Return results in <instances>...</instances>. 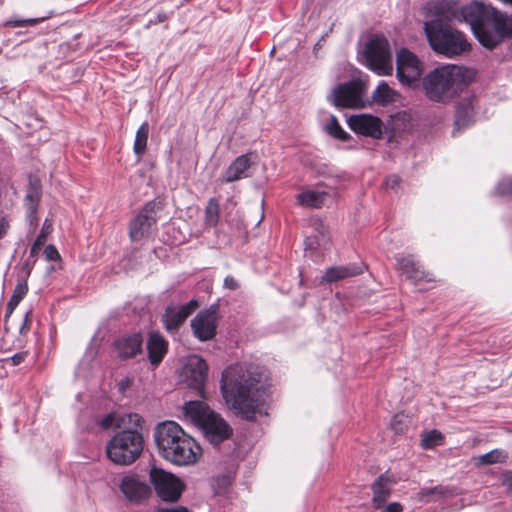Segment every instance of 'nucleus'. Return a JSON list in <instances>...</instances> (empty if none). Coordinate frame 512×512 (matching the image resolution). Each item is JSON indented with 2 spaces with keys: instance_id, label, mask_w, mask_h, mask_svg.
I'll return each mask as SVG.
<instances>
[{
  "instance_id": "obj_1",
  "label": "nucleus",
  "mask_w": 512,
  "mask_h": 512,
  "mask_svg": "<svg viewBox=\"0 0 512 512\" xmlns=\"http://www.w3.org/2000/svg\"><path fill=\"white\" fill-rule=\"evenodd\" d=\"M455 18L469 24L475 38L487 49H493L505 38L512 37V16L486 7L481 2L472 1L463 5Z\"/></svg>"
},
{
  "instance_id": "obj_2",
  "label": "nucleus",
  "mask_w": 512,
  "mask_h": 512,
  "mask_svg": "<svg viewBox=\"0 0 512 512\" xmlns=\"http://www.w3.org/2000/svg\"><path fill=\"white\" fill-rule=\"evenodd\" d=\"M221 392L227 406L246 420L256 417V378L253 367L235 364L227 367L221 378Z\"/></svg>"
},
{
  "instance_id": "obj_3",
  "label": "nucleus",
  "mask_w": 512,
  "mask_h": 512,
  "mask_svg": "<svg viewBox=\"0 0 512 512\" xmlns=\"http://www.w3.org/2000/svg\"><path fill=\"white\" fill-rule=\"evenodd\" d=\"M154 440L160 455L176 465L194 464L201 455L197 442L174 421L159 423Z\"/></svg>"
},
{
  "instance_id": "obj_4",
  "label": "nucleus",
  "mask_w": 512,
  "mask_h": 512,
  "mask_svg": "<svg viewBox=\"0 0 512 512\" xmlns=\"http://www.w3.org/2000/svg\"><path fill=\"white\" fill-rule=\"evenodd\" d=\"M468 74V69L457 65L437 67L422 79L424 94L430 101L449 103L468 86Z\"/></svg>"
},
{
  "instance_id": "obj_5",
  "label": "nucleus",
  "mask_w": 512,
  "mask_h": 512,
  "mask_svg": "<svg viewBox=\"0 0 512 512\" xmlns=\"http://www.w3.org/2000/svg\"><path fill=\"white\" fill-rule=\"evenodd\" d=\"M424 32L430 47L438 54L451 58L471 49L466 36L440 17L424 22Z\"/></svg>"
},
{
  "instance_id": "obj_6",
  "label": "nucleus",
  "mask_w": 512,
  "mask_h": 512,
  "mask_svg": "<svg viewBox=\"0 0 512 512\" xmlns=\"http://www.w3.org/2000/svg\"><path fill=\"white\" fill-rule=\"evenodd\" d=\"M183 413L187 419L202 429L207 440L213 445L220 444L232 435V428L224 418L202 401L186 402Z\"/></svg>"
},
{
  "instance_id": "obj_7",
  "label": "nucleus",
  "mask_w": 512,
  "mask_h": 512,
  "mask_svg": "<svg viewBox=\"0 0 512 512\" xmlns=\"http://www.w3.org/2000/svg\"><path fill=\"white\" fill-rule=\"evenodd\" d=\"M144 449V438L139 431H120L108 442V458L118 465H130L135 462Z\"/></svg>"
},
{
  "instance_id": "obj_8",
  "label": "nucleus",
  "mask_w": 512,
  "mask_h": 512,
  "mask_svg": "<svg viewBox=\"0 0 512 512\" xmlns=\"http://www.w3.org/2000/svg\"><path fill=\"white\" fill-rule=\"evenodd\" d=\"M367 85L361 79H352L335 86L328 95V101L338 108H363L366 101Z\"/></svg>"
},
{
  "instance_id": "obj_9",
  "label": "nucleus",
  "mask_w": 512,
  "mask_h": 512,
  "mask_svg": "<svg viewBox=\"0 0 512 512\" xmlns=\"http://www.w3.org/2000/svg\"><path fill=\"white\" fill-rule=\"evenodd\" d=\"M366 66L378 75H390L393 71L390 44L384 36L370 39L363 53Z\"/></svg>"
},
{
  "instance_id": "obj_10",
  "label": "nucleus",
  "mask_w": 512,
  "mask_h": 512,
  "mask_svg": "<svg viewBox=\"0 0 512 512\" xmlns=\"http://www.w3.org/2000/svg\"><path fill=\"white\" fill-rule=\"evenodd\" d=\"M149 478L157 496L165 502H176L185 488L177 476L156 466L150 469Z\"/></svg>"
},
{
  "instance_id": "obj_11",
  "label": "nucleus",
  "mask_w": 512,
  "mask_h": 512,
  "mask_svg": "<svg viewBox=\"0 0 512 512\" xmlns=\"http://www.w3.org/2000/svg\"><path fill=\"white\" fill-rule=\"evenodd\" d=\"M162 208L161 201L152 200L145 204L143 209L130 222L129 236L132 241H140L149 236L157 223V214Z\"/></svg>"
},
{
  "instance_id": "obj_12",
  "label": "nucleus",
  "mask_w": 512,
  "mask_h": 512,
  "mask_svg": "<svg viewBox=\"0 0 512 512\" xmlns=\"http://www.w3.org/2000/svg\"><path fill=\"white\" fill-rule=\"evenodd\" d=\"M396 74L399 82L408 87L418 84L422 74L421 63L417 56L406 48L397 54Z\"/></svg>"
},
{
  "instance_id": "obj_13",
  "label": "nucleus",
  "mask_w": 512,
  "mask_h": 512,
  "mask_svg": "<svg viewBox=\"0 0 512 512\" xmlns=\"http://www.w3.org/2000/svg\"><path fill=\"white\" fill-rule=\"evenodd\" d=\"M207 373L208 365L205 360L198 355H191L182 367L180 378L182 382L195 389L202 396Z\"/></svg>"
},
{
  "instance_id": "obj_14",
  "label": "nucleus",
  "mask_w": 512,
  "mask_h": 512,
  "mask_svg": "<svg viewBox=\"0 0 512 512\" xmlns=\"http://www.w3.org/2000/svg\"><path fill=\"white\" fill-rule=\"evenodd\" d=\"M218 321V306L211 305L200 311L192 320L191 328L194 336L200 341H208L216 335Z\"/></svg>"
},
{
  "instance_id": "obj_15",
  "label": "nucleus",
  "mask_w": 512,
  "mask_h": 512,
  "mask_svg": "<svg viewBox=\"0 0 512 512\" xmlns=\"http://www.w3.org/2000/svg\"><path fill=\"white\" fill-rule=\"evenodd\" d=\"M119 488L125 498L135 504L144 503L151 495L149 485L135 475L123 477Z\"/></svg>"
},
{
  "instance_id": "obj_16",
  "label": "nucleus",
  "mask_w": 512,
  "mask_h": 512,
  "mask_svg": "<svg viewBox=\"0 0 512 512\" xmlns=\"http://www.w3.org/2000/svg\"><path fill=\"white\" fill-rule=\"evenodd\" d=\"M349 128L357 134L379 139L382 135L381 120L370 114L351 115L347 118Z\"/></svg>"
},
{
  "instance_id": "obj_17",
  "label": "nucleus",
  "mask_w": 512,
  "mask_h": 512,
  "mask_svg": "<svg viewBox=\"0 0 512 512\" xmlns=\"http://www.w3.org/2000/svg\"><path fill=\"white\" fill-rule=\"evenodd\" d=\"M197 307L198 302L194 299L180 307H168L162 316L166 330H177Z\"/></svg>"
},
{
  "instance_id": "obj_18",
  "label": "nucleus",
  "mask_w": 512,
  "mask_h": 512,
  "mask_svg": "<svg viewBox=\"0 0 512 512\" xmlns=\"http://www.w3.org/2000/svg\"><path fill=\"white\" fill-rule=\"evenodd\" d=\"M143 337L141 333L124 335L114 342L115 350L121 359L135 357L142 352Z\"/></svg>"
},
{
  "instance_id": "obj_19",
  "label": "nucleus",
  "mask_w": 512,
  "mask_h": 512,
  "mask_svg": "<svg viewBox=\"0 0 512 512\" xmlns=\"http://www.w3.org/2000/svg\"><path fill=\"white\" fill-rule=\"evenodd\" d=\"M475 102L476 100L474 97H469L464 98L457 103L453 131L454 135L456 131L465 129L475 122Z\"/></svg>"
},
{
  "instance_id": "obj_20",
  "label": "nucleus",
  "mask_w": 512,
  "mask_h": 512,
  "mask_svg": "<svg viewBox=\"0 0 512 512\" xmlns=\"http://www.w3.org/2000/svg\"><path fill=\"white\" fill-rule=\"evenodd\" d=\"M270 374L266 370L258 371V424L261 418L268 417V406L271 402Z\"/></svg>"
},
{
  "instance_id": "obj_21",
  "label": "nucleus",
  "mask_w": 512,
  "mask_h": 512,
  "mask_svg": "<svg viewBox=\"0 0 512 512\" xmlns=\"http://www.w3.org/2000/svg\"><path fill=\"white\" fill-rule=\"evenodd\" d=\"M397 265L404 275L413 282L422 280L431 281L428 274L422 269L413 255H401L396 257Z\"/></svg>"
},
{
  "instance_id": "obj_22",
  "label": "nucleus",
  "mask_w": 512,
  "mask_h": 512,
  "mask_svg": "<svg viewBox=\"0 0 512 512\" xmlns=\"http://www.w3.org/2000/svg\"><path fill=\"white\" fill-rule=\"evenodd\" d=\"M366 266L363 263L347 264L344 266L330 267L325 271L322 280L328 283H333L348 277L357 276L364 272Z\"/></svg>"
},
{
  "instance_id": "obj_23",
  "label": "nucleus",
  "mask_w": 512,
  "mask_h": 512,
  "mask_svg": "<svg viewBox=\"0 0 512 512\" xmlns=\"http://www.w3.org/2000/svg\"><path fill=\"white\" fill-rule=\"evenodd\" d=\"M168 343L158 332H151L147 341L148 358L152 365L157 366L167 353Z\"/></svg>"
},
{
  "instance_id": "obj_24",
  "label": "nucleus",
  "mask_w": 512,
  "mask_h": 512,
  "mask_svg": "<svg viewBox=\"0 0 512 512\" xmlns=\"http://www.w3.org/2000/svg\"><path fill=\"white\" fill-rule=\"evenodd\" d=\"M250 157L251 154L239 156L225 171L223 181L229 183L246 177L252 163Z\"/></svg>"
},
{
  "instance_id": "obj_25",
  "label": "nucleus",
  "mask_w": 512,
  "mask_h": 512,
  "mask_svg": "<svg viewBox=\"0 0 512 512\" xmlns=\"http://www.w3.org/2000/svg\"><path fill=\"white\" fill-rule=\"evenodd\" d=\"M373 492L372 502L376 509L381 508L391 493V483L384 475L379 476L371 486Z\"/></svg>"
},
{
  "instance_id": "obj_26",
  "label": "nucleus",
  "mask_w": 512,
  "mask_h": 512,
  "mask_svg": "<svg viewBox=\"0 0 512 512\" xmlns=\"http://www.w3.org/2000/svg\"><path fill=\"white\" fill-rule=\"evenodd\" d=\"M327 193L325 191L304 190L297 194L296 201L300 206L319 208L324 203Z\"/></svg>"
},
{
  "instance_id": "obj_27",
  "label": "nucleus",
  "mask_w": 512,
  "mask_h": 512,
  "mask_svg": "<svg viewBox=\"0 0 512 512\" xmlns=\"http://www.w3.org/2000/svg\"><path fill=\"white\" fill-rule=\"evenodd\" d=\"M27 292H28L27 280L26 279L18 280V282L14 288L13 294L7 303V307H6V316L7 317L10 316L14 312V310L19 305L21 300L26 296Z\"/></svg>"
},
{
  "instance_id": "obj_28",
  "label": "nucleus",
  "mask_w": 512,
  "mask_h": 512,
  "mask_svg": "<svg viewBox=\"0 0 512 512\" xmlns=\"http://www.w3.org/2000/svg\"><path fill=\"white\" fill-rule=\"evenodd\" d=\"M143 418L137 413L118 414V428L121 431H138L141 429Z\"/></svg>"
},
{
  "instance_id": "obj_29",
  "label": "nucleus",
  "mask_w": 512,
  "mask_h": 512,
  "mask_svg": "<svg viewBox=\"0 0 512 512\" xmlns=\"http://www.w3.org/2000/svg\"><path fill=\"white\" fill-rule=\"evenodd\" d=\"M396 92L389 85L382 81L373 92V100L377 104L387 105L395 101Z\"/></svg>"
},
{
  "instance_id": "obj_30",
  "label": "nucleus",
  "mask_w": 512,
  "mask_h": 512,
  "mask_svg": "<svg viewBox=\"0 0 512 512\" xmlns=\"http://www.w3.org/2000/svg\"><path fill=\"white\" fill-rule=\"evenodd\" d=\"M445 443V436L437 429L425 431L421 436V447L423 449H433L442 446Z\"/></svg>"
},
{
  "instance_id": "obj_31",
  "label": "nucleus",
  "mask_w": 512,
  "mask_h": 512,
  "mask_svg": "<svg viewBox=\"0 0 512 512\" xmlns=\"http://www.w3.org/2000/svg\"><path fill=\"white\" fill-rule=\"evenodd\" d=\"M149 135V124L147 122H144L141 124V126L138 128L136 135H135V141H134V152L136 155L141 156L147 146V140Z\"/></svg>"
},
{
  "instance_id": "obj_32",
  "label": "nucleus",
  "mask_w": 512,
  "mask_h": 512,
  "mask_svg": "<svg viewBox=\"0 0 512 512\" xmlns=\"http://www.w3.org/2000/svg\"><path fill=\"white\" fill-rule=\"evenodd\" d=\"M52 230H53L52 221L50 219H45L39 235L37 236L33 245L31 246V249H30L31 256H34L38 253L40 247L44 245V243L46 242L47 236L52 232Z\"/></svg>"
},
{
  "instance_id": "obj_33",
  "label": "nucleus",
  "mask_w": 512,
  "mask_h": 512,
  "mask_svg": "<svg viewBox=\"0 0 512 512\" xmlns=\"http://www.w3.org/2000/svg\"><path fill=\"white\" fill-rule=\"evenodd\" d=\"M219 203L215 198H211L205 208V224L210 227L217 225L219 220Z\"/></svg>"
},
{
  "instance_id": "obj_34",
  "label": "nucleus",
  "mask_w": 512,
  "mask_h": 512,
  "mask_svg": "<svg viewBox=\"0 0 512 512\" xmlns=\"http://www.w3.org/2000/svg\"><path fill=\"white\" fill-rule=\"evenodd\" d=\"M326 131L330 136L338 140L345 141L349 138L348 133L342 129L336 116L332 114L330 115L329 122L326 125Z\"/></svg>"
},
{
  "instance_id": "obj_35",
  "label": "nucleus",
  "mask_w": 512,
  "mask_h": 512,
  "mask_svg": "<svg viewBox=\"0 0 512 512\" xmlns=\"http://www.w3.org/2000/svg\"><path fill=\"white\" fill-rule=\"evenodd\" d=\"M495 193L499 196L510 197L512 196V178H502L495 187Z\"/></svg>"
},
{
  "instance_id": "obj_36",
  "label": "nucleus",
  "mask_w": 512,
  "mask_h": 512,
  "mask_svg": "<svg viewBox=\"0 0 512 512\" xmlns=\"http://www.w3.org/2000/svg\"><path fill=\"white\" fill-rule=\"evenodd\" d=\"M45 17L42 18H27V19H18L11 18L5 22V26L7 27H27L33 26L41 21H43Z\"/></svg>"
},
{
  "instance_id": "obj_37",
  "label": "nucleus",
  "mask_w": 512,
  "mask_h": 512,
  "mask_svg": "<svg viewBox=\"0 0 512 512\" xmlns=\"http://www.w3.org/2000/svg\"><path fill=\"white\" fill-rule=\"evenodd\" d=\"M318 226L320 227V230L318 231L320 236L307 238V240L305 241L306 249H315L316 247H320L326 243L325 228L321 223H319Z\"/></svg>"
},
{
  "instance_id": "obj_38",
  "label": "nucleus",
  "mask_w": 512,
  "mask_h": 512,
  "mask_svg": "<svg viewBox=\"0 0 512 512\" xmlns=\"http://www.w3.org/2000/svg\"><path fill=\"white\" fill-rule=\"evenodd\" d=\"M503 457L502 452L499 450H492L480 456L479 462L484 465L494 464L501 461Z\"/></svg>"
},
{
  "instance_id": "obj_39",
  "label": "nucleus",
  "mask_w": 512,
  "mask_h": 512,
  "mask_svg": "<svg viewBox=\"0 0 512 512\" xmlns=\"http://www.w3.org/2000/svg\"><path fill=\"white\" fill-rule=\"evenodd\" d=\"M102 428L107 429L112 426L118 428V413H110L106 415L100 422Z\"/></svg>"
},
{
  "instance_id": "obj_40",
  "label": "nucleus",
  "mask_w": 512,
  "mask_h": 512,
  "mask_svg": "<svg viewBox=\"0 0 512 512\" xmlns=\"http://www.w3.org/2000/svg\"><path fill=\"white\" fill-rule=\"evenodd\" d=\"M44 255L48 261H58L61 258L58 250L52 244L45 247Z\"/></svg>"
},
{
  "instance_id": "obj_41",
  "label": "nucleus",
  "mask_w": 512,
  "mask_h": 512,
  "mask_svg": "<svg viewBox=\"0 0 512 512\" xmlns=\"http://www.w3.org/2000/svg\"><path fill=\"white\" fill-rule=\"evenodd\" d=\"M131 385L132 379L129 377H124L117 383L118 391L121 394H125L126 391L131 387Z\"/></svg>"
},
{
  "instance_id": "obj_42",
  "label": "nucleus",
  "mask_w": 512,
  "mask_h": 512,
  "mask_svg": "<svg viewBox=\"0 0 512 512\" xmlns=\"http://www.w3.org/2000/svg\"><path fill=\"white\" fill-rule=\"evenodd\" d=\"M381 512H402L403 506L399 502H391L387 505H383Z\"/></svg>"
},
{
  "instance_id": "obj_43",
  "label": "nucleus",
  "mask_w": 512,
  "mask_h": 512,
  "mask_svg": "<svg viewBox=\"0 0 512 512\" xmlns=\"http://www.w3.org/2000/svg\"><path fill=\"white\" fill-rule=\"evenodd\" d=\"M223 286L226 289L236 290L239 288L237 280L233 276H226L223 282Z\"/></svg>"
},
{
  "instance_id": "obj_44",
  "label": "nucleus",
  "mask_w": 512,
  "mask_h": 512,
  "mask_svg": "<svg viewBox=\"0 0 512 512\" xmlns=\"http://www.w3.org/2000/svg\"><path fill=\"white\" fill-rule=\"evenodd\" d=\"M31 322H32V310H29L26 312L24 320H23V324L20 327L21 333H26L29 330Z\"/></svg>"
},
{
  "instance_id": "obj_45",
  "label": "nucleus",
  "mask_w": 512,
  "mask_h": 512,
  "mask_svg": "<svg viewBox=\"0 0 512 512\" xmlns=\"http://www.w3.org/2000/svg\"><path fill=\"white\" fill-rule=\"evenodd\" d=\"M400 183V178L397 175H390L385 180L387 188L396 189Z\"/></svg>"
},
{
  "instance_id": "obj_46",
  "label": "nucleus",
  "mask_w": 512,
  "mask_h": 512,
  "mask_svg": "<svg viewBox=\"0 0 512 512\" xmlns=\"http://www.w3.org/2000/svg\"><path fill=\"white\" fill-rule=\"evenodd\" d=\"M27 353L26 352H22V353H16L14 354L12 357H11V362L14 366L16 365H19L21 364L25 357H26Z\"/></svg>"
},
{
  "instance_id": "obj_47",
  "label": "nucleus",
  "mask_w": 512,
  "mask_h": 512,
  "mask_svg": "<svg viewBox=\"0 0 512 512\" xmlns=\"http://www.w3.org/2000/svg\"><path fill=\"white\" fill-rule=\"evenodd\" d=\"M155 512H190L186 507L158 508Z\"/></svg>"
},
{
  "instance_id": "obj_48",
  "label": "nucleus",
  "mask_w": 512,
  "mask_h": 512,
  "mask_svg": "<svg viewBox=\"0 0 512 512\" xmlns=\"http://www.w3.org/2000/svg\"><path fill=\"white\" fill-rule=\"evenodd\" d=\"M8 227V222L4 217L0 216V239L6 235Z\"/></svg>"
},
{
  "instance_id": "obj_49",
  "label": "nucleus",
  "mask_w": 512,
  "mask_h": 512,
  "mask_svg": "<svg viewBox=\"0 0 512 512\" xmlns=\"http://www.w3.org/2000/svg\"><path fill=\"white\" fill-rule=\"evenodd\" d=\"M503 484L512 491V471H508L503 475Z\"/></svg>"
},
{
  "instance_id": "obj_50",
  "label": "nucleus",
  "mask_w": 512,
  "mask_h": 512,
  "mask_svg": "<svg viewBox=\"0 0 512 512\" xmlns=\"http://www.w3.org/2000/svg\"><path fill=\"white\" fill-rule=\"evenodd\" d=\"M398 415L394 416L393 420H392V423H391V426L392 428L396 431V432H400L401 429H398L396 424H397V421H398Z\"/></svg>"
},
{
  "instance_id": "obj_51",
  "label": "nucleus",
  "mask_w": 512,
  "mask_h": 512,
  "mask_svg": "<svg viewBox=\"0 0 512 512\" xmlns=\"http://www.w3.org/2000/svg\"><path fill=\"white\" fill-rule=\"evenodd\" d=\"M504 3H507V4H511L512 5V0H502Z\"/></svg>"
},
{
  "instance_id": "obj_52",
  "label": "nucleus",
  "mask_w": 512,
  "mask_h": 512,
  "mask_svg": "<svg viewBox=\"0 0 512 512\" xmlns=\"http://www.w3.org/2000/svg\"><path fill=\"white\" fill-rule=\"evenodd\" d=\"M263 219V214L261 215L260 219H258L257 224L259 225Z\"/></svg>"
}]
</instances>
